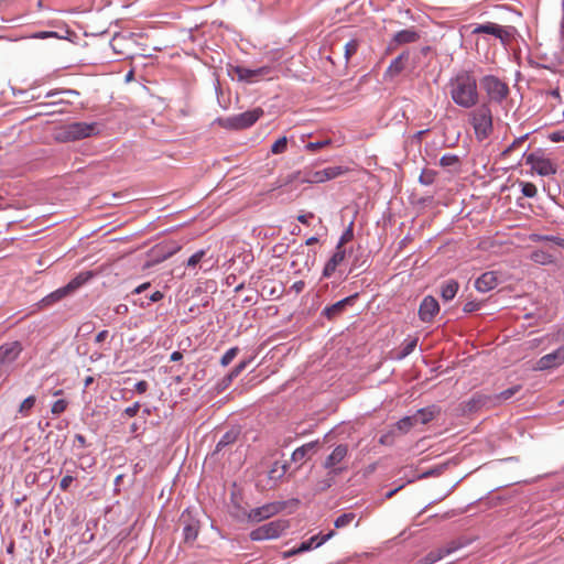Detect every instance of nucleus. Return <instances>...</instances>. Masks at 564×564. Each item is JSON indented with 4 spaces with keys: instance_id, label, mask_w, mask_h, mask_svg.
<instances>
[{
    "instance_id": "obj_15",
    "label": "nucleus",
    "mask_w": 564,
    "mask_h": 564,
    "mask_svg": "<svg viewBox=\"0 0 564 564\" xmlns=\"http://www.w3.org/2000/svg\"><path fill=\"white\" fill-rule=\"evenodd\" d=\"M357 296L358 294H354L336 302L333 305L326 306L323 310V316H325L328 319H334L338 317L345 311L347 305H352L355 303Z\"/></svg>"
},
{
    "instance_id": "obj_3",
    "label": "nucleus",
    "mask_w": 564,
    "mask_h": 564,
    "mask_svg": "<svg viewBox=\"0 0 564 564\" xmlns=\"http://www.w3.org/2000/svg\"><path fill=\"white\" fill-rule=\"evenodd\" d=\"M99 133L97 123L72 122L59 128L55 133L58 142H74Z\"/></svg>"
},
{
    "instance_id": "obj_12",
    "label": "nucleus",
    "mask_w": 564,
    "mask_h": 564,
    "mask_svg": "<svg viewBox=\"0 0 564 564\" xmlns=\"http://www.w3.org/2000/svg\"><path fill=\"white\" fill-rule=\"evenodd\" d=\"M271 66H261L257 68H248L245 66H235L232 67V73L237 76L238 80L245 82L248 84H253L260 80L261 78L268 77L272 73Z\"/></svg>"
},
{
    "instance_id": "obj_55",
    "label": "nucleus",
    "mask_w": 564,
    "mask_h": 564,
    "mask_svg": "<svg viewBox=\"0 0 564 564\" xmlns=\"http://www.w3.org/2000/svg\"><path fill=\"white\" fill-rule=\"evenodd\" d=\"M540 239L543 241L554 242L555 245L564 248V239L563 238H560L556 236H542Z\"/></svg>"
},
{
    "instance_id": "obj_60",
    "label": "nucleus",
    "mask_w": 564,
    "mask_h": 564,
    "mask_svg": "<svg viewBox=\"0 0 564 564\" xmlns=\"http://www.w3.org/2000/svg\"><path fill=\"white\" fill-rule=\"evenodd\" d=\"M108 336V330L104 329L101 332H99L96 337H95V341L96 343H102Z\"/></svg>"
},
{
    "instance_id": "obj_10",
    "label": "nucleus",
    "mask_w": 564,
    "mask_h": 564,
    "mask_svg": "<svg viewBox=\"0 0 564 564\" xmlns=\"http://www.w3.org/2000/svg\"><path fill=\"white\" fill-rule=\"evenodd\" d=\"M23 350L22 344L18 340L8 341L0 346V376L9 373L12 364L19 358Z\"/></svg>"
},
{
    "instance_id": "obj_52",
    "label": "nucleus",
    "mask_w": 564,
    "mask_h": 564,
    "mask_svg": "<svg viewBox=\"0 0 564 564\" xmlns=\"http://www.w3.org/2000/svg\"><path fill=\"white\" fill-rule=\"evenodd\" d=\"M141 405L139 402H134L132 405L128 406L123 411V415L129 417L135 416L140 410Z\"/></svg>"
},
{
    "instance_id": "obj_19",
    "label": "nucleus",
    "mask_w": 564,
    "mask_h": 564,
    "mask_svg": "<svg viewBox=\"0 0 564 564\" xmlns=\"http://www.w3.org/2000/svg\"><path fill=\"white\" fill-rule=\"evenodd\" d=\"M279 512V507L275 503H268L250 511L249 518L253 521H262Z\"/></svg>"
},
{
    "instance_id": "obj_4",
    "label": "nucleus",
    "mask_w": 564,
    "mask_h": 564,
    "mask_svg": "<svg viewBox=\"0 0 564 564\" xmlns=\"http://www.w3.org/2000/svg\"><path fill=\"white\" fill-rule=\"evenodd\" d=\"M263 109L257 107L231 117L219 118L217 119V122L225 129L243 130L253 126L263 116Z\"/></svg>"
},
{
    "instance_id": "obj_34",
    "label": "nucleus",
    "mask_w": 564,
    "mask_h": 564,
    "mask_svg": "<svg viewBox=\"0 0 564 564\" xmlns=\"http://www.w3.org/2000/svg\"><path fill=\"white\" fill-rule=\"evenodd\" d=\"M491 401L490 397L482 394H475L467 403L469 410H476L480 406L487 405L488 402Z\"/></svg>"
},
{
    "instance_id": "obj_6",
    "label": "nucleus",
    "mask_w": 564,
    "mask_h": 564,
    "mask_svg": "<svg viewBox=\"0 0 564 564\" xmlns=\"http://www.w3.org/2000/svg\"><path fill=\"white\" fill-rule=\"evenodd\" d=\"M180 524L182 525L183 542L193 545L200 531V520L197 512L185 509L180 517Z\"/></svg>"
},
{
    "instance_id": "obj_36",
    "label": "nucleus",
    "mask_w": 564,
    "mask_h": 564,
    "mask_svg": "<svg viewBox=\"0 0 564 564\" xmlns=\"http://www.w3.org/2000/svg\"><path fill=\"white\" fill-rule=\"evenodd\" d=\"M356 518L354 512L340 514L334 522L336 529H343L349 525Z\"/></svg>"
},
{
    "instance_id": "obj_49",
    "label": "nucleus",
    "mask_w": 564,
    "mask_h": 564,
    "mask_svg": "<svg viewBox=\"0 0 564 564\" xmlns=\"http://www.w3.org/2000/svg\"><path fill=\"white\" fill-rule=\"evenodd\" d=\"M67 409V402L64 399L56 400L51 408V412L54 415H59Z\"/></svg>"
},
{
    "instance_id": "obj_59",
    "label": "nucleus",
    "mask_w": 564,
    "mask_h": 564,
    "mask_svg": "<svg viewBox=\"0 0 564 564\" xmlns=\"http://www.w3.org/2000/svg\"><path fill=\"white\" fill-rule=\"evenodd\" d=\"M249 362V359L241 360L238 365L234 367V369L241 373L248 367Z\"/></svg>"
},
{
    "instance_id": "obj_48",
    "label": "nucleus",
    "mask_w": 564,
    "mask_h": 564,
    "mask_svg": "<svg viewBox=\"0 0 564 564\" xmlns=\"http://www.w3.org/2000/svg\"><path fill=\"white\" fill-rule=\"evenodd\" d=\"M205 254H206V251L204 249L196 251L194 254H192L188 258L186 265L188 268H195L203 260Z\"/></svg>"
},
{
    "instance_id": "obj_44",
    "label": "nucleus",
    "mask_w": 564,
    "mask_h": 564,
    "mask_svg": "<svg viewBox=\"0 0 564 564\" xmlns=\"http://www.w3.org/2000/svg\"><path fill=\"white\" fill-rule=\"evenodd\" d=\"M445 468H446L445 465L435 466V467L430 468V469L425 470L424 473L420 474L416 478L425 479V478H430V477H437V476L442 475V473L445 470Z\"/></svg>"
},
{
    "instance_id": "obj_54",
    "label": "nucleus",
    "mask_w": 564,
    "mask_h": 564,
    "mask_svg": "<svg viewBox=\"0 0 564 564\" xmlns=\"http://www.w3.org/2000/svg\"><path fill=\"white\" fill-rule=\"evenodd\" d=\"M148 389H149V383L145 380L138 381L134 384V391L139 394L145 393L148 391Z\"/></svg>"
},
{
    "instance_id": "obj_5",
    "label": "nucleus",
    "mask_w": 564,
    "mask_h": 564,
    "mask_svg": "<svg viewBox=\"0 0 564 564\" xmlns=\"http://www.w3.org/2000/svg\"><path fill=\"white\" fill-rule=\"evenodd\" d=\"M480 86L489 102L501 105L509 96L508 84L495 75H486L480 79Z\"/></svg>"
},
{
    "instance_id": "obj_39",
    "label": "nucleus",
    "mask_w": 564,
    "mask_h": 564,
    "mask_svg": "<svg viewBox=\"0 0 564 564\" xmlns=\"http://www.w3.org/2000/svg\"><path fill=\"white\" fill-rule=\"evenodd\" d=\"M520 389H521L520 386H514V387L508 388V389L501 391L499 394H496L494 397V399L499 402L507 401L510 398H512L516 393H518L520 391Z\"/></svg>"
},
{
    "instance_id": "obj_1",
    "label": "nucleus",
    "mask_w": 564,
    "mask_h": 564,
    "mask_svg": "<svg viewBox=\"0 0 564 564\" xmlns=\"http://www.w3.org/2000/svg\"><path fill=\"white\" fill-rule=\"evenodd\" d=\"M449 95L453 101L466 109L475 107L479 95L476 78L469 70H460L448 83Z\"/></svg>"
},
{
    "instance_id": "obj_20",
    "label": "nucleus",
    "mask_w": 564,
    "mask_h": 564,
    "mask_svg": "<svg viewBox=\"0 0 564 564\" xmlns=\"http://www.w3.org/2000/svg\"><path fill=\"white\" fill-rule=\"evenodd\" d=\"M334 534H335V532L330 531L327 534H324L322 536L313 535L307 541H304L300 544V551H302V553H304V552L311 551L312 549L318 547V546L323 545L325 542H327L330 538H333Z\"/></svg>"
},
{
    "instance_id": "obj_51",
    "label": "nucleus",
    "mask_w": 564,
    "mask_h": 564,
    "mask_svg": "<svg viewBox=\"0 0 564 564\" xmlns=\"http://www.w3.org/2000/svg\"><path fill=\"white\" fill-rule=\"evenodd\" d=\"M528 138V134H524L522 137H519L517 138L503 152H502V155L507 156L509 155L513 150H516L517 148H519L520 145L523 144V142L525 141V139Z\"/></svg>"
},
{
    "instance_id": "obj_47",
    "label": "nucleus",
    "mask_w": 564,
    "mask_h": 564,
    "mask_svg": "<svg viewBox=\"0 0 564 564\" xmlns=\"http://www.w3.org/2000/svg\"><path fill=\"white\" fill-rule=\"evenodd\" d=\"M75 470L67 469V474L61 479L59 488L62 491L68 490L72 482L75 480V476L73 475Z\"/></svg>"
},
{
    "instance_id": "obj_22",
    "label": "nucleus",
    "mask_w": 564,
    "mask_h": 564,
    "mask_svg": "<svg viewBox=\"0 0 564 564\" xmlns=\"http://www.w3.org/2000/svg\"><path fill=\"white\" fill-rule=\"evenodd\" d=\"M408 57L409 54L405 52L395 57L387 68L384 77L393 78L398 76L404 69V61L408 59Z\"/></svg>"
},
{
    "instance_id": "obj_62",
    "label": "nucleus",
    "mask_w": 564,
    "mask_h": 564,
    "mask_svg": "<svg viewBox=\"0 0 564 564\" xmlns=\"http://www.w3.org/2000/svg\"><path fill=\"white\" fill-rule=\"evenodd\" d=\"M75 441L78 443L79 447L84 448L86 447V438L84 435L82 434H76L75 435Z\"/></svg>"
},
{
    "instance_id": "obj_46",
    "label": "nucleus",
    "mask_w": 564,
    "mask_h": 564,
    "mask_svg": "<svg viewBox=\"0 0 564 564\" xmlns=\"http://www.w3.org/2000/svg\"><path fill=\"white\" fill-rule=\"evenodd\" d=\"M532 260L534 262H538V263H541V264H547V263H551L553 260H552V256L544 252V251H535L532 253Z\"/></svg>"
},
{
    "instance_id": "obj_38",
    "label": "nucleus",
    "mask_w": 564,
    "mask_h": 564,
    "mask_svg": "<svg viewBox=\"0 0 564 564\" xmlns=\"http://www.w3.org/2000/svg\"><path fill=\"white\" fill-rule=\"evenodd\" d=\"M416 344H417V338L405 339L404 343L402 344V348H401L399 358L401 359V358L409 356L415 349Z\"/></svg>"
},
{
    "instance_id": "obj_23",
    "label": "nucleus",
    "mask_w": 564,
    "mask_h": 564,
    "mask_svg": "<svg viewBox=\"0 0 564 564\" xmlns=\"http://www.w3.org/2000/svg\"><path fill=\"white\" fill-rule=\"evenodd\" d=\"M441 412V409L437 405H430L423 409H420L414 414V417H417V423L426 424L435 419Z\"/></svg>"
},
{
    "instance_id": "obj_2",
    "label": "nucleus",
    "mask_w": 564,
    "mask_h": 564,
    "mask_svg": "<svg viewBox=\"0 0 564 564\" xmlns=\"http://www.w3.org/2000/svg\"><path fill=\"white\" fill-rule=\"evenodd\" d=\"M468 117L478 141H484L490 137L494 131V121L492 111L488 104L479 105L469 112Z\"/></svg>"
},
{
    "instance_id": "obj_14",
    "label": "nucleus",
    "mask_w": 564,
    "mask_h": 564,
    "mask_svg": "<svg viewBox=\"0 0 564 564\" xmlns=\"http://www.w3.org/2000/svg\"><path fill=\"white\" fill-rule=\"evenodd\" d=\"M564 364V345L560 346L554 351L542 356L538 362L539 370H546L558 367Z\"/></svg>"
},
{
    "instance_id": "obj_50",
    "label": "nucleus",
    "mask_w": 564,
    "mask_h": 564,
    "mask_svg": "<svg viewBox=\"0 0 564 564\" xmlns=\"http://www.w3.org/2000/svg\"><path fill=\"white\" fill-rule=\"evenodd\" d=\"M354 237L352 232V223H350L349 227L343 232L338 243L336 247H340V249H344V245L351 240Z\"/></svg>"
},
{
    "instance_id": "obj_21",
    "label": "nucleus",
    "mask_w": 564,
    "mask_h": 564,
    "mask_svg": "<svg viewBox=\"0 0 564 564\" xmlns=\"http://www.w3.org/2000/svg\"><path fill=\"white\" fill-rule=\"evenodd\" d=\"M240 435V431L238 429H231L227 431L218 441L216 444V448L214 454L220 453L224 451L227 446L232 445L237 442L238 437Z\"/></svg>"
},
{
    "instance_id": "obj_41",
    "label": "nucleus",
    "mask_w": 564,
    "mask_h": 564,
    "mask_svg": "<svg viewBox=\"0 0 564 564\" xmlns=\"http://www.w3.org/2000/svg\"><path fill=\"white\" fill-rule=\"evenodd\" d=\"M359 47V41L356 39L350 40L345 45V59L348 63L352 55H355Z\"/></svg>"
},
{
    "instance_id": "obj_56",
    "label": "nucleus",
    "mask_w": 564,
    "mask_h": 564,
    "mask_svg": "<svg viewBox=\"0 0 564 564\" xmlns=\"http://www.w3.org/2000/svg\"><path fill=\"white\" fill-rule=\"evenodd\" d=\"M305 288V282L300 280L292 284L291 290L294 291L296 294L301 293Z\"/></svg>"
},
{
    "instance_id": "obj_29",
    "label": "nucleus",
    "mask_w": 564,
    "mask_h": 564,
    "mask_svg": "<svg viewBox=\"0 0 564 564\" xmlns=\"http://www.w3.org/2000/svg\"><path fill=\"white\" fill-rule=\"evenodd\" d=\"M91 271H84L77 274L74 279H72L67 284L66 288L69 290V292L73 294L76 292L80 286L86 284L91 278H93Z\"/></svg>"
},
{
    "instance_id": "obj_58",
    "label": "nucleus",
    "mask_w": 564,
    "mask_h": 564,
    "mask_svg": "<svg viewBox=\"0 0 564 564\" xmlns=\"http://www.w3.org/2000/svg\"><path fill=\"white\" fill-rule=\"evenodd\" d=\"M230 386L229 382H226V379L225 378H221L217 384H216V390L217 392H223L225 391L228 387Z\"/></svg>"
},
{
    "instance_id": "obj_42",
    "label": "nucleus",
    "mask_w": 564,
    "mask_h": 564,
    "mask_svg": "<svg viewBox=\"0 0 564 564\" xmlns=\"http://www.w3.org/2000/svg\"><path fill=\"white\" fill-rule=\"evenodd\" d=\"M286 148H288V138L281 137L271 145V152L273 154H281L286 151Z\"/></svg>"
},
{
    "instance_id": "obj_8",
    "label": "nucleus",
    "mask_w": 564,
    "mask_h": 564,
    "mask_svg": "<svg viewBox=\"0 0 564 564\" xmlns=\"http://www.w3.org/2000/svg\"><path fill=\"white\" fill-rule=\"evenodd\" d=\"M524 163L531 166V170L541 176L554 175L557 171L556 165L540 151L523 153Z\"/></svg>"
},
{
    "instance_id": "obj_37",
    "label": "nucleus",
    "mask_w": 564,
    "mask_h": 564,
    "mask_svg": "<svg viewBox=\"0 0 564 564\" xmlns=\"http://www.w3.org/2000/svg\"><path fill=\"white\" fill-rule=\"evenodd\" d=\"M519 186L521 187L522 195L525 197L533 198L538 194V188L533 183L521 181Z\"/></svg>"
},
{
    "instance_id": "obj_45",
    "label": "nucleus",
    "mask_w": 564,
    "mask_h": 564,
    "mask_svg": "<svg viewBox=\"0 0 564 564\" xmlns=\"http://www.w3.org/2000/svg\"><path fill=\"white\" fill-rule=\"evenodd\" d=\"M238 352H239L238 347H231L230 349H228L220 358V365L223 367L228 366L234 360V358L238 355Z\"/></svg>"
},
{
    "instance_id": "obj_9",
    "label": "nucleus",
    "mask_w": 564,
    "mask_h": 564,
    "mask_svg": "<svg viewBox=\"0 0 564 564\" xmlns=\"http://www.w3.org/2000/svg\"><path fill=\"white\" fill-rule=\"evenodd\" d=\"M514 29L512 26H502L494 22H486L477 24L473 34H489L498 39L503 45L508 44L513 35Z\"/></svg>"
},
{
    "instance_id": "obj_28",
    "label": "nucleus",
    "mask_w": 564,
    "mask_h": 564,
    "mask_svg": "<svg viewBox=\"0 0 564 564\" xmlns=\"http://www.w3.org/2000/svg\"><path fill=\"white\" fill-rule=\"evenodd\" d=\"M69 295H72V293L66 288V285H64V286L51 292L48 295L43 297L41 302L44 306H48V305H52Z\"/></svg>"
},
{
    "instance_id": "obj_24",
    "label": "nucleus",
    "mask_w": 564,
    "mask_h": 564,
    "mask_svg": "<svg viewBox=\"0 0 564 564\" xmlns=\"http://www.w3.org/2000/svg\"><path fill=\"white\" fill-rule=\"evenodd\" d=\"M454 550H456V547H441L438 550L431 551L419 561V564H434L442 560L445 555L451 554Z\"/></svg>"
},
{
    "instance_id": "obj_43",
    "label": "nucleus",
    "mask_w": 564,
    "mask_h": 564,
    "mask_svg": "<svg viewBox=\"0 0 564 564\" xmlns=\"http://www.w3.org/2000/svg\"><path fill=\"white\" fill-rule=\"evenodd\" d=\"M436 177V172L434 170L425 169L422 171L419 181L423 185H431L434 183Z\"/></svg>"
},
{
    "instance_id": "obj_40",
    "label": "nucleus",
    "mask_w": 564,
    "mask_h": 564,
    "mask_svg": "<svg viewBox=\"0 0 564 564\" xmlns=\"http://www.w3.org/2000/svg\"><path fill=\"white\" fill-rule=\"evenodd\" d=\"M459 164V158L452 153H446L440 159V165L443 167L457 166Z\"/></svg>"
},
{
    "instance_id": "obj_53",
    "label": "nucleus",
    "mask_w": 564,
    "mask_h": 564,
    "mask_svg": "<svg viewBox=\"0 0 564 564\" xmlns=\"http://www.w3.org/2000/svg\"><path fill=\"white\" fill-rule=\"evenodd\" d=\"M480 307V303L479 302H475V301H468L464 304L463 306V311L465 313H473L477 310H479Z\"/></svg>"
},
{
    "instance_id": "obj_57",
    "label": "nucleus",
    "mask_w": 564,
    "mask_h": 564,
    "mask_svg": "<svg viewBox=\"0 0 564 564\" xmlns=\"http://www.w3.org/2000/svg\"><path fill=\"white\" fill-rule=\"evenodd\" d=\"M58 94H66V95H78V93L76 90H72V89H64V90H58V91H48L46 94V97H53L55 95H58Z\"/></svg>"
},
{
    "instance_id": "obj_18",
    "label": "nucleus",
    "mask_w": 564,
    "mask_h": 564,
    "mask_svg": "<svg viewBox=\"0 0 564 564\" xmlns=\"http://www.w3.org/2000/svg\"><path fill=\"white\" fill-rule=\"evenodd\" d=\"M498 285V278L495 272H485L476 281L475 288L479 292H488Z\"/></svg>"
},
{
    "instance_id": "obj_61",
    "label": "nucleus",
    "mask_w": 564,
    "mask_h": 564,
    "mask_svg": "<svg viewBox=\"0 0 564 564\" xmlns=\"http://www.w3.org/2000/svg\"><path fill=\"white\" fill-rule=\"evenodd\" d=\"M302 551H300V545L297 547H294L292 550H289L286 552L283 553V556L284 557H290V556H293V555H297V554H301Z\"/></svg>"
},
{
    "instance_id": "obj_17",
    "label": "nucleus",
    "mask_w": 564,
    "mask_h": 564,
    "mask_svg": "<svg viewBox=\"0 0 564 564\" xmlns=\"http://www.w3.org/2000/svg\"><path fill=\"white\" fill-rule=\"evenodd\" d=\"M346 251L345 249H340V247H336L334 254L326 262L323 269V276L330 278L336 271L337 267L345 260Z\"/></svg>"
},
{
    "instance_id": "obj_35",
    "label": "nucleus",
    "mask_w": 564,
    "mask_h": 564,
    "mask_svg": "<svg viewBox=\"0 0 564 564\" xmlns=\"http://www.w3.org/2000/svg\"><path fill=\"white\" fill-rule=\"evenodd\" d=\"M332 142V139L328 138L321 141L308 142L304 145V150L310 153H315L326 147H329Z\"/></svg>"
},
{
    "instance_id": "obj_26",
    "label": "nucleus",
    "mask_w": 564,
    "mask_h": 564,
    "mask_svg": "<svg viewBox=\"0 0 564 564\" xmlns=\"http://www.w3.org/2000/svg\"><path fill=\"white\" fill-rule=\"evenodd\" d=\"M288 470L286 463L274 460L268 471L269 479L275 485L280 479L283 478Z\"/></svg>"
},
{
    "instance_id": "obj_25",
    "label": "nucleus",
    "mask_w": 564,
    "mask_h": 564,
    "mask_svg": "<svg viewBox=\"0 0 564 564\" xmlns=\"http://www.w3.org/2000/svg\"><path fill=\"white\" fill-rule=\"evenodd\" d=\"M420 39L419 33L413 29H405L397 32L393 36V41L398 44H408L416 42Z\"/></svg>"
},
{
    "instance_id": "obj_33",
    "label": "nucleus",
    "mask_w": 564,
    "mask_h": 564,
    "mask_svg": "<svg viewBox=\"0 0 564 564\" xmlns=\"http://www.w3.org/2000/svg\"><path fill=\"white\" fill-rule=\"evenodd\" d=\"M347 172H348V169L344 167V166H329V167L323 169L324 178H326V181L336 178L340 175H344Z\"/></svg>"
},
{
    "instance_id": "obj_31",
    "label": "nucleus",
    "mask_w": 564,
    "mask_h": 564,
    "mask_svg": "<svg viewBox=\"0 0 564 564\" xmlns=\"http://www.w3.org/2000/svg\"><path fill=\"white\" fill-rule=\"evenodd\" d=\"M417 423V417L414 415L404 416L397 422V429L402 433L409 432Z\"/></svg>"
},
{
    "instance_id": "obj_13",
    "label": "nucleus",
    "mask_w": 564,
    "mask_h": 564,
    "mask_svg": "<svg viewBox=\"0 0 564 564\" xmlns=\"http://www.w3.org/2000/svg\"><path fill=\"white\" fill-rule=\"evenodd\" d=\"M440 312V305L432 295L425 296L419 307V317L424 323H431Z\"/></svg>"
},
{
    "instance_id": "obj_11",
    "label": "nucleus",
    "mask_w": 564,
    "mask_h": 564,
    "mask_svg": "<svg viewBox=\"0 0 564 564\" xmlns=\"http://www.w3.org/2000/svg\"><path fill=\"white\" fill-rule=\"evenodd\" d=\"M347 455L348 446L346 444H339L334 448L323 463L324 468L328 470V475L337 476L347 469V467L340 466Z\"/></svg>"
},
{
    "instance_id": "obj_27",
    "label": "nucleus",
    "mask_w": 564,
    "mask_h": 564,
    "mask_svg": "<svg viewBox=\"0 0 564 564\" xmlns=\"http://www.w3.org/2000/svg\"><path fill=\"white\" fill-rule=\"evenodd\" d=\"M458 289H459V284L457 281H455V280L445 281L441 285V297L445 302L451 301L456 296Z\"/></svg>"
},
{
    "instance_id": "obj_63",
    "label": "nucleus",
    "mask_w": 564,
    "mask_h": 564,
    "mask_svg": "<svg viewBox=\"0 0 564 564\" xmlns=\"http://www.w3.org/2000/svg\"><path fill=\"white\" fill-rule=\"evenodd\" d=\"M313 216H314V215H313L312 213H310V214H307V215H300V216L297 217V220H299L300 223L304 224V225H308V220H310L311 218H313Z\"/></svg>"
},
{
    "instance_id": "obj_30",
    "label": "nucleus",
    "mask_w": 564,
    "mask_h": 564,
    "mask_svg": "<svg viewBox=\"0 0 564 564\" xmlns=\"http://www.w3.org/2000/svg\"><path fill=\"white\" fill-rule=\"evenodd\" d=\"M35 403H36V397L35 395H29L20 404L18 413L22 417H28L31 414L32 409L34 408Z\"/></svg>"
},
{
    "instance_id": "obj_7",
    "label": "nucleus",
    "mask_w": 564,
    "mask_h": 564,
    "mask_svg": "<svg viewBox=\"0 0 564 564\" xmlns=\"http://www.w3.org/2000/svg\"><path fill=\"white\" fill-rule=\"evenodd\" d=\"M289 528V523L285 520L278 519L268 523H264L257 529L252 530L249 534L252 541H264L271 539H278Z\"/></svg>"
},
{
    "instance_id": "obj_32",
    "label": "nucleus",
    "mask_w": 564,
    "mask_h": 564,
    "mask_svg": "<svg viewBox=\"0 0 564 564\" xmlns=\"http://www.w3.org/2000/svg\"><path fill=\"white\" fill-rule=\"evenodd\" d=\"M314 447V443H307L301 447H297L293 453H292V460L296 462V463H300V462H303L305 458H306V455L307 453L313 449Z\"/></svg>"
},
{
    "instance_id": "obj_16",
    "label": "nucleus",
    "mask_w": 564,
    "mask_h": 564,
    "mask_svg": "<svg viewBox=\"0 0 564 564\" xmlns=\"http://www.w3.org/2000/svg\"><path fill=\"white\" fill-rule=\"evenodd\" d=\"M293 180H300L302 183H323L326 181L324 178L323 170L319 171H312V170H304L303 172H296L290 176L289 182Z\"/></svg>"
},
{
    "instance_id": "obj_64",
    "label": "nucleus",
    "mask_w": 564,
    "mask_h": 564,
    "mask_svg": "<svg viewBox=\"0 0 564 564\" xmlns=\"http://www.w3.org/2000/svg\"><path fill=\"white\" fill-rule=\"evenodd\" d=\"M163 299V294L160 292V291H155L154 293L151 294L150 296V301L151 302H158L160 300Z\"/></svg>"
}]
</instances>
